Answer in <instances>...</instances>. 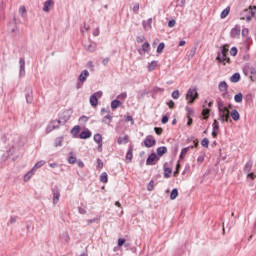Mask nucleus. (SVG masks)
Returning a JSON list of instances; mask_svg holds the SVG:
<instances>
[{"mask_svg": "<svg viewBox=\"0 0 256 256\" xmlns=\"http://www.w3.org/2000/svg\"><path fill=\"white\" fill-rule=\"evenodd\" d=\"M97 167L98 169H103V160L100 158L97 159Z\"/></svg>", "mask_w": 256, "mask_h": 256, "instance_id": "63", "label": "nucleus"}, {"mask_svg": "<svg viewBox=\"0 0 256 256\" xmlns=\"http://www.w3.org/2000/svg\"><path fill=\"white\" fill-rule=\"evenodd\" d=\"M19 77H25V58L19 59Z\"/></svg>", "mask_w": 256, "mask_h": 256, "instance_id": "12", "label": "nucleus"}, {"mask_svg": "<svg viewBox=\"0 0 256 256\" xmlns=\"http://www.w3.org/2000/svg\"><path fill=\"white\" fill-rule=\"evenodd\" d=\"M43 165H45L44 160L38 161L32 169H33V171H37V169H41V167H43Z\"/></svg>", "mask_w": 256, "mask_h": 256, "instance_id": "40", "label": "nucleus"}, {"mask_svg": "<svg viewBox=\"0 0 256 256\" xmlns=\"http://www.w3.org/2000/svg\"><path fill=\"white\" fill-rule=\"evenodd\" d=\"M213 130L214 131H219V121L214 120L212 124Z\"/></svg>", "mask_w": 256, "mask_h": 256, "instance_id": "54", "label": "nucleus"}, {"mask_svg": "<svg viewBox=\"0 0 256 256\" xmlns=\"http://www.w3.org/2000/svg\"><path fill=\"white\" fill-rule=\"evenodd\" d=\"M157 155L158 157H163V155H165V153H167V148L165 146H160L157 148Z\"/></svg>", "mask_w": 256, "mask_h": 256, "instance_id": "23", "label": "nucleus"}, {"mask_svg": "<svg viewBox=\"0 0 256 256\" xmlns=\"http://www.w3.org/2000/svg\"><path fill=\"white\" fill-rule=\"evenodd\" d=\"M237 53H238L237 47H232V48L230 49V55H231L232 57H237Z\"/></svg>", "mask_w": 256, "mask_h": 256, "instance_id": "53", "label": "nucleus"}, {"mask_svg": "<svg viewBox=\"0 0 256 256\" xmlns=\"http://www.w3.org/2000/svg\"><path fill=\"white\" fill-rule=\"evenodd\" d=\"M243 74L244 75H252L250 76L251 81H256V68L251 64L247 63L243 67Z\"/></svg>", "mask_w": 256, "mask_h": 256, "instance_id": "4", "label": "nucleus"}, {"mask_svg": "<svg viewBox=\"0 0 256 256\" xmlns=\"http://www.w3.org/2000/svg\"><path fill=\"white\" fill-rule=\"evenodd\" d=\"M154 131H155L156 135H161L163 133V128L155 127Z\"/></svg>", "mask_w": 256, "mask_h": 256, "instance_id": "61", "label": "nucleus"}, {"mask_svg": "<svg viewBox=\"0 0 256 256\" xmlns=\"http://www.w3.org/2000/svg\"><path fill=\"white\" fill-rule=\"evenodd\" d=\"M230 117L233 119V121H239V119H241V115L237 109H234L230 112Z\"/></svg>", "mask_w": 256, "mask_h": 256, "instance_id": "19", "label": "nucleus"}, {"mask_svg": "<svg viewBox=\"0 0 256 256\" xmlns=\"http://www.w3.org/2000/svg\"><path fill=\"white\" fill-rule=\"evenodd\" d=\"M153 23V19L152 18H149L147 21H142V26L145 30L147 29H151V25Z\"/></svg>", "mask_w": 256, "mask_h": 256, "instance_id": "22", "label": "nucleus"}, {"mask_svg": "<svg viewBox=\"0 0 256 256\" xmlns=\"http://www.w3.org/2000/svg\"><path fill=\"white\" fill-rule=\"evenodd\" d=\"M53 5H55V1L47 0V1L44 2L42 10L45 13H49V11H51V8L53 7Z\"/></svg>", "mask_w": 256, "mask_h": 256, "instance_id": "11", "label": "nucleus"}, {"mask_svg": "<svg viewBox=\"0 0 256 256\" xmlns=\"http://www.w3.org/2000/svg\"><path fill=\"white\" fill-rule=\"evenodd\" d=\"M171 173H173V170L171 168H164L165 179H169V177H171Z\"/></svg>", "mask_w": 256, "mask_h": 256, "instance_id": "45", "label": "nucleus"}, {"mask_svg": "<svg viewBox=\"0 0 256 256\" xmlns=\"http://www.w3.org/2000/svg\"><path fill=\"white\" fill-rule=\"evenodd\" d=\"M111 121H113V116L108 114L103 117L102 123H105V125H111Z\"/></svg>", "mask_w": 256, "mask_h": 256, "instance_id": "25", "label": "nucleus"}, {"mask_svg": "<svg viewBox=\"0 0 256 256\" xmlns=\"http://www.w3.org/2000/svg\"><path fill=\"white\" fill-rule=\"evenodd\" d=\"M87 77H89V71L83 70L78 76V81L85 83V81H87Z\"/></svg>", "mask_w": 256, "mask_h": 256, "instance_id": "14", "label": "nucleus"}, {"mask_svg": "<svg viewBox=\"0 0 256 256\" xmlns=\"http://www.w3.org/2000/svg\"><path fill=\"white\" fill-rule=\"evenodd\" d=\"M52 195L53 205H57V203H59V199L61 198V189H59V186H54L52 188Z\"/></svg>", "mask_w": 256, "mask_h": 256, "instance_id": "8", "label": "nucleus"}, {"mask_svg": "<svg viewBox=\"0 0 256 256\" xmlns=\"http://www.w3.org/2000/svg\"><path fill=\"white\" fill-rule=\"evenodd\" d=\"M201 145H202V147H205V149H208V148H209V139L204 138V139L201 141Z\"/></svg>", "mask_w": 256, "mask_h": 256, "instance_id": "49", "label": "nucleus"}, {"mask_svg": "<svg viewBox=\"0 0 256 256\" xmlns=\"http://www.w3.org/2000/svg\"><path fill=\"white\" fill-rule=\"evenodd\" d=\"M117 143L118 145H127V143H129V136L125 135L124 137H119Z\"/></svg>", "mask_w": 256, "mask_h": 256, "instance_id": "20", "label": "nucleus"}, {"mask_svg": "<svg viewBox=\"0 0 256 256\" xmlns=\"http://www.w3.org/2000/svg\"><path fill=\"white\" fill-rule=\"evenodd\" d=\"M185 111H186V117H194L195 116V110H193V108L189 107V106H186L185 107Z\"/></svg>", "mask_w": 256, "mask_h": 256, "instance_id": "27", "label": "nucleus"}, {"mask_svg": "<svg viewBox=\"0 0 256 256\" xmlns=\"http://www.w3.org/2000/svg\"><path fill=\"white\" fill-rule=\"evenodd\" d=\"M256 175L253 172H248L246 179L247 181H255Z\"/></svg>", "mask_w": 256, "mask_h": 256, "instance_id": "46", "label": "nucleus"}, {"mask_svg": "<svg viewBox=\"0 0 256 256\" xmlns=\"http://www.w3.org/2000/svg\"><path fill=\"white\" fill-rule=\"evenodd\" d=\"M234 101L236 103H243V93H238L234 96Z\"/></svg>", "mask_w": 256, "mask_h": 256, "instance_id": "38", "label": "nucleus"}, {"mask_svg": "<svg viewBox=\"0 0 256 256\" xmlns=\"http://www.w3.org/2000/svg\"><path fill=\"white\" fill-rule=\"evenodd\" d=\"M145 95H149V92L147 90H141L138 92V99H143Z\"/></svg>", "mask_w": 256, "mask_h": 256, "instance_id": "47", "label": "nucleus"}, {"mask_svg": "<svg viewBox=\"0 0 256 256\" xmlns=\"http://www.w3.org/2000/svg\"><path fill=\"white\" fill-rule=\"evenodd\" d=\"M196 99H199V92H197V88H189L186 93V100L188 101V105H193Z\"/></svg>", "mask_w": 256, "mask_h": 256, "instance_id": "2", "label": "nucleus"}, {"mask_svg": "<svg viewBox=\"0 0 256 256\" xmlns=\"http://www.w3.org/2000/svg\"><path fill=\"white\" fill-rule=\"evenodd\" d=\"M218 117L222 123H229V119H230L229 108L225 106L223 110L218 111Z\"/></svg>", "mask_w": 256, "mask_h": 256, "instance_id": "5", "label": "nucleus"}, {"mask_svg": "<svg viewBox=\"0 0 256 256\" xmlns=\"http://www.w3.org/2000/svg\"><path fill=\"white\" fill-rule=\"evenodd\" d=\"M149 42H145L143 45H142V51L143 53H147V51H149Z\"/></svg>", "mask_w": 256, "mask_h": 256, "instance_id": "51", "label": "nucleus"}, {"mask_svg": "<svg viewBox=\"0 0 256 256\" xmlns=\"http://www.w3.org/2000/svg\"><path fill=\"white\" fill-rule=\"evenodd\" d=\"M217 53L223 54V55H228L229 53V44H225L221 47V50L218 51Z\"/></svg>", "mask_w": 256, "mask_h": 256, "instance_id": "31", "label": "nucleus"}, {"mask_svg": "<svg viewBox=\"0 0 256 256\" xmlns=\"http://www.w3.org/2000/svg\"><path fill=\"white\" fill-rule=\"evenodd\" d=\"M246 105H251L253 103V94L249 93L244 97Z\"/></svg>", "mask_w": 256, "mask_h": 256, "instance_id": "37", "label": "nucleus"}, {"mask_svg": "<svg viewBox=\"0 0 256 256\" xmlns=\"http://www.w3.org/2000/svg\"><path fill=\"white\" fill-rule=\"evenodd\" d=\"M154 145H157V140L153 139V136L148 135L144 139V146L147 147V149H151V147H154Z\"/></svg>", "mask_w": 256, "mask_h": 256, "instance_id": "9", "label": "nucleus"}, {"mask_svg": "<svg viewBox=\"0 0 256 256\" xmlns=\"http://www.w3.org/2000/svg\"><path fill=\"white\" fill-rule=\"evenodd\" d=\"M125 238H119L118 239V247H123V245H124V247H129L130 246V244L129 243H125Z\"/></svg>", "mask_w": 256, "mask_h": 256, "instance_id": "43", "label": "nucleus"}, {"mask_svg": "<svg viewBox=\"0 0 256 256\" xmlns=\"http://www.w3.org/2000/svg\"><path fill=\"white\" fill-rule=\"evenodd\" d=\"M251 169H253V161H252V160H249V161L245 164V166H244V168H243V171H244V173H249V172L251 171Z\"/></svg>", "mask_w": 256, "mask_h": 256, "instance_id": "21", "label": "nucleus"}, {"mask_svg": "<svg viewBox=\"0 0 256 256\" xmlns=\"http://www.w3.org/2000/svg\"><path fill=\"white\" fill-rule=\"evenodd\" d=\"M178 196H179V190L177 188L172 189L170 193L171 201H175V199H177Z\"/></svg>", "mask_w": 256, "mask_h": 256, "instance_id": "28", "label": "nucleus"}, {"mask_svg": "<svg viewBox=\"0 0 256 256\" xmlns=\"http://www.w3.org/2000/svg\"><path fill=\"white\" fill-rule=\"evenodd\" d=\"M118 107H121V102L117 99L113 100L111 102V109H117Z\"/></svg>", "mask_w": 256, "mask_h": 256, "instance_id": "42", "label": "nucleus"}, {"mask_svg": "<svg viewBox=\"0 0 256 256\" xmlns=\"http://www.w3.org/2000/svg\"><path fill=\"white\" fill-rule=\"evenodd\" d=\"M231 13V7H226L220 14V19H225Z\"/></svg>", "mask_w": 256, "mask_h": 256, "instance_id": "26", "label": "nucleus"}, {"mask_svg": "<svg viewBox=\"0 0 256 256\" xmlns=\"http://www.w3.org/2000/svg\"><path fill=\"white\" fill-rule=\"evenodd\" d=\"M94 141L95 143H103V136L100 133H97L94 135Z\"/></svg>", "mask_w": 256, "mask_h": 256, "instance_id": "39", "label": "nucleus"}, {"mask_svg": "<svg viewBox=\"0 0 256 256\" xmlns=\"http://www.w3.org/2000/svg\"><path fill=\"white\" fill-rule=\"evenodd\" d=\"M163 49H165V43H160L157 47V53H163Z\"/></svg>", "mask_w": 256, "mask_h": 256, "instance_id": "50", "label": "nucleus"}, {"mask_svg": "<svg viewBox=\"0 0 256 256\" xmlns=\"http://www.w3.org/2000/svg\"><path fill=\"white\" fill-rule=\"evenodd\" d=\"M216 61L222 65H227V63L231 65V58L227 54L217 53Z\"/></svg>", "mask_w": 256, "mask_h": 256, "instance_id": "7", "label": "nucleus"}, {"mask_svg": "<svg viewBox=\"0 0 256 256\" xmlns=\"http://www.w3.org/2000/svg\"><path fill=\"white\" fill-rule=\"evenodd\" d=\"M217 105H218V111H223L225 109L223 101H218Z\"/></svg>", "mask_w": 256, "mask_h": 256, "instance_id": "58", "label": "nucleus"}, {"mask_svg": "<svg viewBox=\"0 0 256 256\" xmlns=\"http://www.w3.org/2000/svg\"><path fill=\"white\" fill-rule=\"evenodd\" d=\"M223 99H232L231 94L226 90L222 93Z\"/></svg>", "mask_w": 256, "mask_h": 256, "instance_id": "57", "label": "nucleus"}, {"mask_svg": "<svg viewBox=\"0 0 256 256\" xmlns=\"http://www.w3.org/2000/svg\"><path fill=\"white\" fill-rule=\"evenodd\" d=\"M81 131V126L76 125L72 128L71 133L74 135V137H77L79 135V132Z\"/></svg>", "mask_w": 256, "mask_h": 256, "instance_id": "35", "label": "nucleus"}, {"mask_svg": "<svg viewBox=\"0 0 256 256\" xmlns=\"http://www.w3.org/2000/svg\"><path fill=\"white\" fill-rule=\"evenodd\" d=\"M91 135L92 133L90 130L86 129L79 134V139H90Z\"/></svg>", "mask_w": 256, "mask_h": 256, "instance_id": "17", "label": "nucleus"}, {"mask_svg": "<svg viewBox=\"0 0 256 256\" xmlns=\"http://www.w3.org/2000/svg\"><path fill=\"white\" fill-rule=\"evenodd\" d=\"M136 41L137 43H143V41H145V36H137Z\"/></svg>", "mask_w": 256, "mask_h": 256, "instance_id": "64", "label": "nucleus"}, {"mask_svg": "<svg viewBox=\"0 0 256 256\" xmlns=\"http://www.w3.org/2000/svg\"><path fill=\"white\" fill-rule=\"evenodd\" d=\"M239 35H241V26L236 25L234 28H232L230 32V37L232 39H236L237 37H239Z\"/></svg>", "mask_w": 256, "mask_h": 256, "instance_id": "10", "label": "nucleus"}, {"mask_svg": "<svg viewBox=\"0 0 256 256\" xmlns=\"http://www.w3.org/2000/svg\"><path fill=\"white\" fill-rule=\"evenodd\" d=\"M161 123H162L163 125L169 123V116L164 115V116L162 117V119H161Z\"/></svg>", "mask_w": 256, "mask_h": 256, "instance_id": "59", "label": "nucleus"}, {"mask_svg": "<svg viewBox=\"0 0 256 256\" xmlns=\"http://www.w3.org/2000/svg\"><path fill=\"white\" fill-rule=\"evenodd\" d=\"M34 171L33 169L29 170L25 175H24V182L27 183V181H29L33 175H34Z\"/></svg>", "mask_w": 256, "mask_h": 256, "instance_id": "29", "label": "nucleus"}, {"mask_svg": "<svg viewBox=\"0 0 256 256\" xmlns=\"http://www.w3.org/2000/svg\"><path fill=\"white\" fill-rule=\"evenodd\" d=\"M63 145V137L57 138L54 143V147H61Z\"/></svg>", "mask_w": 256, "mask_h": 256, "instance_id": "48", "label": "nucleus"}, {"mask_svg": "<svg viewBox=\"0 0 256 256\" xmlns=\"http://www.w3.org/2000/svg\"><path fill=\"white\" fill-rule=\"evenodd\" d=\"M256 14V6L253 7H249L247 9H244L241 13H240V19L241 21H247V23H251V20L253 19V17H255Z\"/></svg>", "mask_w": 256, "mask_h": 256, "instance_id": "1", "label": "nucleus"}, {"mask_svg": "<svg viewBox=\"0 0 256 256\" xmlns=\"http://www.w3.org/2000/svg\"><path fill=\"white\" fill-rule=\"evenodd\" d=\"M210 113H211V109H209V108H204V109L202 110V117H203V119H204L205 121H207V119H209Z\"/></svg>", "mask_w": 256, "mask_h": 256, "instance_id": "30", "label": "nucleus"}, {"mask_svg": "<svg viewBox=\"0 0 256 256\" xmlns=\"http://www.w3.org/2000/svg\"><path fill=\"white\" fill-rule=\"evenodd\" d=\"M133 161V145L129 146L128 152L126 153V163Z\"/></svg>", "mask_w": 256, "mask_h": 256, "instance_id": "15", "label": "nucleus"}, {"mask_svg": "<svg viewBox=\"0 0 256 256\" xmlns=\"http://www.w3.org/2000/svg\"><path fill=\"white\" fill-rule=\"evenodd\" d=\"M61 243L67 244L71 241V237L69 236V232H64L60 235Z\"/></svg>", "mask_w": 256, "mask_h": 256, "instance_id": "16", "label": "nucleus"}, {"mask_svg": "<svg viewBox=\"0 0 256 256\" xmlns=\"http://www.w3.org/2000/svg\"><path fill=\"white\" fill-rule=\"evenodd\" d=\"M87 51L90 53H95L97 51V44L96 43H91L86 47Z\"/></svg>", "mask_w": 256, "mask_h": 256, "instance_id": "32", "label": "nucleus"}, {"mask_svg": "<svg viewBox=\"0 0 256 256\" xmlns=\"http://www.w3.org/2000/svg\"><path fill=\"white\" fill-rule=\"evenodd\" d=\"M67 121H69V118L65 119L64 121L52 120L46 128V133H51V131H55V129H59L61 125H65Z\"/></svg>", "mask_w": 256, "mask_h": 256, "instance_id": "3", "label": "nucleus"}, {"mask_svg": "<svg viewBox=\"0 0 256 256\" xmlns=\"http://www.w3.org/2000/svg\"><path fill=\"white\" fill-rule=\"evenodd\" d=\"M68 163L70 165H75L77 163V157L73 155V152L70 153V156L68 158Z\"/></svg>", "mask_w": 256, "mask_h": 256, "instance_id": "36", "label": "nucleus"}, {"mask_svg": "<svg viewBox=\"0 0 256 256\" xmlns=\"http://www.w3.org/2000/svg\"><path fill=\"white\" fill-rule=\"evenodd\" d=\"M148 191H153L155 189V181L151 180L147 186Z\"/></svg>", "mask_w": 256, "mask_h": 256, "instance_id": "52", "label": "nucleus"}, {"mask_svg": "<svg viewBox=\"0 0 256 256\" xmlns=\"http://www.w3.org/2000/svg\"><path fill=\"white\" fill-rule=\"evenodd\" d=\"M155 159H157V154L151 153L146 159V165H155Z\"/></svg>", "mask_w": 256, "mask_h": 256, "instance_id": "13", "label": "nucleus"}, {"mask_svg": "<svg viewBox=\"0 0 256 256\" xmlns=\"http://www.w3.org/2000/svg\"><path fill=\"white\" fill-rule=\"evenodd\" d=\"M117 99H121V101H125L127 99V92H123L117 96Z\"/></svg>", "mask_w": 256, "mask_h": 256, "instance_id": "56", "label": "nucleus"}, {"mask_svg": "<svg viewBox=\"0 0 256 256\" xmlns=\"http://www.w3.org/2000/svg\"><path fill=\"white\" fill-rule=\"evenodd\" d=\"M230 81L232 83H239V81H241V74L239 73H234L231 78H230Z\"/></svg>", "mask_w": 256, "mask_h": 256, "instance_id": "24", "label": "nucleus"}, {"mask_svg": "<svg viewBox=\"0 0 256 256\" xmlns=\"http://www.w3.org/2000/svg\"><path fill=\"white\" fill-rule=\"evenodd\" d=\"M172 98L173 99H179V90H174L172 92Z\"/></svg>", "mask_w": 256, "mask_h": 256, "instance_id": "62", "label": "nucleus"}, {"mask_svg": "<svg viewBox=\"0 0 256 256\" xmlns=\"http://www.w3.org/2000/svg\"><path fill=\"white\" fill-rule=\"evenodd\" d=\"M181 168V163L177 162L176 164V170L174 171L173 175L174 177H177L179 175V169Z\"/></svg>", "mask_w": 256, "mask_h": 256, "instance_id": "55", "label": "nucleus"}, {"mask_svg": "<svg viewBox=\"0 0 256 256\" xmlns=\"http://www.w3.org/2000/svg\"><path fill=\"white\" fill-rule=\"evenodd\" d=\"M218 89L221 93L228 91L229 85L227 84L226 81H221L218 85Z\"/></svg>", "mask_w": 256, "mask_h": 256, "instance_id": "18", "label": "nucleus"}, {"mask_svg": "<svg viewBox=\"0 0 256 256\" xmlns=\"http://www.w3.org/2000/svg\"><path fill=\"white\" fill-rule=\"evenodd\" d=\"M242 37H249V29L248 28L242 29Z\"/></svg>", "mask_w": 256, "mask_h": 256, "instance_id": "60", "label": "nucleus"}, {"mask_svg": "<svg viewBox=\"0 0 256 256\" xmlns=\"http://www.w3.org/2000/svg\"><path fill=\"white\" fill-rule=\"evenodd\" d=\"M157 69V61H152L148 65V71H155Z\"/></svg>", "mask_w": 256, "mask_h": 256, "instance_id": "44", "label": "nucleus"}, {"mask_svg": "<svg viewBox=\"0 0 256 256\" xmlns=\"http://www.w3.org/2000/svg\"><path fill=\"white\" fill-rule=\"evenodd\" d=\"M102 96H103V92L101 91H98L92 94L90 96V105L92 107H97V105H99V99H101Z\"/></svg>", "mask_w": 256, "mask_h": 256, "instance_id": "6", "label": "nucleus"}, {"mask_svg": "<svg viewBox=\"0 0 256 256\" xmlns=\"http://www.w3.org/2000/svg\"><path fill=\"white\" fill-rule=\"evenodd\" d=\"M100 181L101 183H109V176L107 175V172H103L100 175Z\"/></svg>", "mask_w": 256, "mask_h": 256, "instance_id": "34", "label": "nucleus"}, {"mask_svg": "<svg viewBox=\"0 0 256 256\" xmlns=\"http://www.w3.org/2000/svg\"><path fill=\"white\" fill-rule=\"evenodd\" d=\"M189 149H191V148L190 147L183 148L181 150L179 159H185V155H187V153H189Z\"/></svg>", "mask_w": 256, "mask_h": 256, "instance_id": "41", "label": "nucleus"}, {"mask_svg": "<svg viewBox=\"0 0 256 256\" xmlns=\"http://www.w3.org/2000/svg\"><path fill=\"white\" fill-rule=\"evenodd\" d=\"M26 103H33V90H30L28 93H26Z\"/></svg>", "mask_w": 256, "mask_h": 256, "instance_id": "33", "label": "nucleus"}]
</instances>
